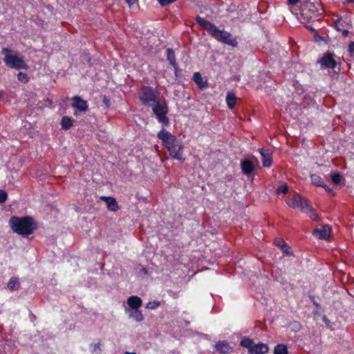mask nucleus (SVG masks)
<instances>
[{
  "mask_svg": "<svg viewBox=\"0 0 354 354\" xmlns=\"http://www.w3.org/2000/svg\"><path fill=\"white\" fill-rule=\"evenodd\" d=\"M1 53L4 55L3 60L8 67L16 70H27L28 68L24 57L19 56L17 51L4 47L2 48Z\"/></svg>",
  "mask_w": 354,
  "mask_h": 354,
  "instance_id": "7ed1b4c3",
  "label": "nucleus"
},
{
  "mask_svg": "<svg viewBox=\"0 0 354 354\" xmlns=\"http://www.w3.org/2000/svg\"><path fill=\"white\" fill-rule=\"evenodd\" d=\"M339 20L336 21L335 23V28L337 31H341V28H339V27L337 26V23H338Z\"/></svg>",
  "mask_w": 354,
  "mask_h": 354,
  "instance_id": "de8ad7c7",
  "label": "nucleus"
},
{
  "mask_svg": "<svg viewBox=\"0 0 354 354\" xmlns=\"http://www.w3.org/2000/svg\"><path fill=\"white\" fill-rule=\"evenodd\" d=\"M9 223L12 231L23 236H28L37 229V225L31 216H12Z\"/></svg>",
  "mask_w": 354,
  "mask_h": 354,
  "instance_id": "f03ea898",
  "label": "nucleus"
},
{
  "mask_svg": "<svg viewBox=\"0 0 354 354\" xmlns=\"http://www.w3.org/2000/svg\"><path fill=\"white\" fill-rule=\"evenodd\" d=\"M335 57L334 53L327 52L317 60V63L320 65L321 69H335L338 64L335 59Z\"/></svg>",
  "mask_w": 354,
  "mask_h": 354,
  "instance_id": "423d86ee",
  "label": "nucleus"
},
{
  "mask_svg": "<svg viewBox=\"0 0 354 354\" xmlns=\"http://www.w3.org/2000/svg\"><path fill=\"white\" fill-rule=\"evenodd\" d=\"M139 98L142 104L150 107L161 98V96L160 93L157 89L151 86H144L141 88Z\"/></svg>",
  "mask_w": 354,
  "mask_h": 354,
  "instance_id": "39448f33",
  "label": "nucleus"
},
{
  "mask_svg": "<svg viewBox=\"0 0 354 354\" xmlns=\"http://www.w3.org/2000/svg\"><path fill=\"white\" fill-rule=\"evenodd\" d=\"M330 232V227L327 225H322L320 228H316L314 230L313 234L319 239H326L329 236Z\"/></svg>",
  "mask_w": 354,
  "mask_h": 354,
  "instance_id": "4468645a",
  "label": "nucleus"
},
{
  "mask_svg": "<svg viewBox=\"0 0 354 354\" xmlns=\"http://www.w3.org/2000/svg\"><path fill=\"white\" fill-rule=\"evenodd\" d=\"M90 348H91V352L93 353H100V352L102 351V349H101V344L100 342H98L97 344H91Z\"/></svg>",
  "mask_w": 354,
  "mask_h": 354,
  "instance_id": "c756f323",
  "label": "nucleus"
},
{
  "mask_svg": "<svg viewBox=\"0 0 354 354\" xmlns=\"http://www.w3.org/2000/svg\"><path fill=\"white\" fill-rule=\"evenodd\" d=\"M300 0H288V3L295 6L299 2Z\"/></svg>",
  "mask_w": 354,
  "mask_h": 354,
  "instance_id": "79ce46f5",
  "label": "nucleus"
},
{
  "mask_svg": "<svg viewBox=\"0 0 354 354\" xmlns=\"http://www.w3.org/2000/svg\"><path fill=\"white\" fill-rule=\"evenodd\" d=\"M301 196L299 194H297L294 196L292 198H289L287 201V204L289 207L292 208H299V203L301 202Z\"/></svg>",
  "mask_w": 354,
  "mask_h": 354,
  "instance_id": "412c9836",
  "label": "nucleus"
},
{
  "mask_svg": "<svg viewBox=\"0 0 354 354\" xmlns=\"http://www.w3.org/2000/svg\"><path fill=\"white\" fill-rule=\"evenodd\" d=\"M310 179H311L312 183L314 185H317V186L325 187V183H324V180L319 175L315 174H311Z\"/></svg>",
  "mask_w": 354,
  "mask_h": 354,
  "instance_id": "a878e982",
  "label": "nucleus"
},
{
  "mask_svg": "<svg viewBox=\"0 0 354 354\" xmlns=\"http://www.w3.org/2000/svg\"><path fill=\"white\" fill-rule=\"evenodd\" d=\"M8 198L7 192L3 189H0V203H4Z\"/></svg>",
  "mask_w": 354,
  "mask_h": 354,
  "instance_id": "f704fd0d",
  "label": "nucleus"
},
{
  "mask_svg": "<svg viewBox=\"0 0 354 354\" xmlns=\"http://www.w3.org/2000/svg\"><path fill=\"white\" fill-rule=\"evenodd\" d=\"M173 67L174 68V75H175L176 77H179L180 70L178 68V64H176V66H173Z\"/></svg>",
  "mask_w": 354,
  "mask_h": 354,
  "instance_id": "ea45409f",
  "label": "nucleus"
},
{
  "mask_svg": "<svg viewBox=\"0 0 354 354\" xmlns=\"http://www.w3.org/2000/svg\"><path fill=\"white\" fill-rule=\"evenodd\" d=\"M157 137L162 140L164 147L167 148L177 140V138L165 129H162L157 134Z\"/></svg>",
  "mask_w": 354,
  "mask_h": 354,
  "instance_id": "9d476101",
  "label": "nucleus"
},
{
  "mask_svg": "<svg viewBox=\"0 0 354 354\" xmlns=\"http://www.w3.org/2000/svg\"><path fill=\"white\" fill-rule=\"evenodd\" d=\"M308 28L309 30H310L311 31H315V30L313 28H312V27H309V26H308Z\"/></svg>",
  "mask_w": 354,
  "mask_h": 354,
  "instance_id": "8fccbe9b",
  "label": "nucleus"
},
{
  "mask_svg": "<svg viewBox=\"0 0 354 354\" xmlns=\"http://www.w3.org/2000/svg\"><path fill=\"white\" fill-rule=\"evenodd\" d=\"M254 344V343L253 340L247 337H243L240 342L241 346L248 348L249 353H250V349L252 348Z\"/></svg>",
  "mask_w": 354,
  "mask_h": 354,
  "instance_id": "b1692460",
  "label": "nucleus"
},
{
  "mask_svg": "<svg viewBox=\"0 0 354 354\" xmlns=\"http://www.w3.org/2000/svg\"><path fill=\"white\" fill-rule=\"evenodd\" d=\"M236 102V97L232 92H228L226 96V102L230 109H232Z\"/></svg>",
  "mask_w": 354,
  "mask_h": 354,
  "instance_id": "5701e85b",
  "label": "nucleus"
},
{
  "mask_svg": "<svg viewBox=\"0 0 354 354\" xmlns=\"http://www.w3.org/2000/svg\"><path fill=\"white\" fill-rule=\"evenodd\" d=\"M150 108H151L158 122L161 123L164 126H168L169 124V120L167 116L169 112V108L165 99L162 97L160 98L157 102L151 105Z\"/></svg>",
  "mask_w": 354,
  "mask_h": 354,
  "instance_id": "20e7f679",
  "label": "nucleus"
},
{
  "mask_svg": "<svg viewBox=\"0 0 354 354\" xmlns=\"http://www.w3.org/2000/svg\"><path fill=\"white\" fill-rule=\"evenodd\" d=\"M196 21L218 41L232 47H236L238 46L236 39L232 37L230 32L225 30H219L216 25L200 16L196 17Z\"/></svg>",
  "mask_w": 354,
  "mask_h": 354,
  "instance_id": "f257e3e1",
  "label": "nucleus"
},
{
  "mask_svg": "<svg viewBox=\"0 0 354 354\" xmlns=\"http://www.w3.org/2000/svg\"><path fill=\"white\" fill-rule=\"evenodd\" d=\"M160 305V302L158 301H149L147 304L146 308L148 309H156Z\"/></svg>",
  "mask_w": 354,
  "mask_h": 354,
  "instance_id": "7c9ffc66",
  "label": "nucleus"
},
{
  "mask_svg": "<svg viewBox=\"0 0 354 354\" xmlns=\"http://www.w3.org/2000/svg\"><path fill=\"white\" fill-rule=\"evenodd\" d=\"M259 153L262 156V164L265 167H270L272 162V151L269 149H259Z\"/></svg>",
  "mask_w": 354,
  "mask_h": 354,
  "instance_id": "f8f14e48",
  "label": "nucleus"
},
{
  "mask_svg": "<svg viewBox=\"0 0 354 354\" xmlns=\"http://www.w3.org/2000/svg\"><path fill=\"white\" fill-rule=\"evenodd\" d=\"M125 313L128 315L130 319H133L137 322H140L144 319L143 314L139 308H125Z\"/></svg>",
  "mask_w": 354,
  "mask_h": 354,
  "instance_id": "ddd939ff",
  "label": "nucleus"
},
{
  "mask_svg": "<svg viewBox=\"0 0 354 354\" xmlns=\"http://www.w3.org/2000/svg\"><path fill=\"white\" fill-rule=\"evenodd\" d=\"M124 354H136L135 353L126 352Z\"/></svg>",
  "mask_w": 354,
  "mask_h": 354,
  "instance_id": "3c124183",
  "label": "nucleus"
},
{
  "mask_svg": "<svg viewBox=\"0 0 354 354\" xmlns=\"http://www.w3.org/2000/svg\"><path fill=\"white\" fill-rule=\"evenodd\" d=\"M348 51L351 57H354V41L351 42L348 46Z\"/></svg>",
  "mask_w": 354,
  "mask_h": 354,
  "instance_id": "58836bf2",
  "label": "nucleus"
},
{
  "mask_svg": "<svg viewBox=\"0 0 354 354\" xmlns=\"http://www.w3.org/2000/svg\"><path fill=\"white\" fill-rule=\"evenodd\" d=\"M81 60L84 63L86 62L90 66H92L91 58L87 53H84L81 55Z\"/></svg>",
  "mask_w": 354,
  "mask_h": 354,
  "instance_id": "2f4dec72",
  "label": "nucleus"
},
{
  "mask_svg": "<svg viewBox=\"0 0 354 354\" xmlns=\"http://www.w3.org/2000/svg\"><path fill=\"white\" fill-rule=\"evenodd\" d=\"M324 187L327 192H328V193L333 192V190L331 189H330L329 187H328L326 184H325V187Z\"/></svg>",
  "mask_w": 354,
  "mask_h": 354,
  "instance_id": "49530a36",
  "label": "nucleus"
},
{
  "mask_svg": "<svg viewBox=\"0 0 354 354\" xmlns=\"http://www.w3.org/2000/svg\"><path fill=\"white\" fill-rule=\"evenodd\" d=\"M126 3L129 5V7L132 6L133 4L138 2V0H125Z\"/></svg>",
  "mask_w": 354,
  "mask_h": 354,
  "instance_id": "a19ab883",
  "label": "nucleus"
},
{
  "mask_svg": "<svg viewBox=\"0 0 354 354\" xmlns=\"http://www.w3.org/2000/svg\"><path fill=\"white\" fill-rule=\"evenodd\" d=\"M167 59L172 66H176L175 53L172 48H169L167 49Z\"/></svg>",
  "mask_w": 354,
  "mask_h": 354,
  "instance_id": "393cba45",
  "label": "nucleus"
},
{
  "mask_svg": "<svg viewBox=\"0 0 354 354\" xmlns=\"http://www.w3.org/2000/svg\"><path fill=\"white\" fill-rule=\"evenodd\" d=\"M274 244L279 248H281L286 244V243L281 239H277L274 240Z\"/></svg>",
  "mask_w": 354,
  "mask_h": 354,
  "instance_id": "c9c22d12",
  "label": "nucleus"
},
{
  "mask_svg": "<svg viewBox=\"0 0 354 354\" xmlns=\"http://www.w3.org/2000/svg\"><path fill=\"white\" fill-rule=\"evenodd\" d=\"M17 79L19 81L23 83H27L29 80L28 76L26 73L19 72L17 75Z\"/></svg>",
  "mask_w": 354,
  "mask_h": 354,
  "instance_id": "c85d7f7f",
  "label": "nucleus"
},
{
  "mask_svg": "<svg viewBox=\"0 0 354 354\" xmlns=\"http://www.w3.org/2000/svg\"><path fill=\"white\" fill-rule=\"evenodd\" d=\"M101 199L106 202L107 208L112 212H116L119 209V205L115 198L111 196H102Z\"/></svg>",
  "mask_w": 354,
  "mask_h": 354,
  "instance_id": "2eb2a0df",
  "label": "nucleus"
},
{
  "mask_svg": "<svg viewBox=\"0 0 354 354\" xmlns=\"http://www.w3.org/2000/svg\"><path fill=\"white\" fill-rule=\"evenodd\" d=\"M313 305L317 308H320V305L314 299H312Z\"/></svg>",
  "mask_w": 354,
  "mask_h": 354,
  "instance_id": "c03bdc74",
  "label": "nucleus"
},
{
  "mask_svg": "<svg viewBox=\"0 0 354 354\" xmlns=\"http://www.w3.org/2000/svg\"><path fill=\"white\" fill-rule=\"evenodd\" d=\"M281 250L285 256H290L292 254L290 252V248L287 243L283 246Z\"/></svg>",
  "mask_w": 354,
  "mask_h": 354,
  "instance_id": "72a5a7b5",
  "label": "nucleus"
},
{
  "mask_svg": "<svg viewBox=\"0 0 354 354\" xmlns=\"http://www.w3.org/2000/svg\"><path fill=\"white\" fill-rule=\"evenodd\" d=\"M142 299L138 296H131L127 299L129 309L140 308L142 306Z\"/></svg>",
  "mask_w": 354,
  "mask_h": 354,
  "instance_id": "f3484780",
  "label": "nucleus"
},
{
  "mask_svg": "<svg viewBox=\"0 0 354 354\" xmlns=\"http://www.w3.org/2000/svg\"><path fill=\"white\" fill-rule=\"evenodd\" d=\"M103 102L107 107H110L111 105V100L106 95L103 96Z\"/></svg>",
  "mask_w": 354,
  "mask_h": 354,
  "instance_id": "4c0bfd02",
  "label": "nucleus"
},
{
  "mask_svg": "<svg viewBox=\"0 0 354 354\" xmlns=\"http://www.w3.org/2000/svg\"><path fill=\"white\" fill-rule=\"evenodd\" d=\"M348 34H349V31L348 30H344L342 31V35L344 37H347L348 35Z\"/></svg>",
  "mask_w": 354,
  "mask_h": 354,
  "instance_id": "a18cd8bd",
  "label": "nucleus"
},
{
  "mask_svg": "<svg viewBox=\"0 0 354 354\" xmlns=\"http://www.w3.org/2000/svg\"><path fill=\"white\" fill-rule=\"evenodd\" d=\"M347 2L349 3H354V0H347Z\"/></svg>",
  "mask_w": 354,
  "mask_h": 354,
  "instance_id": "09e8293b",
  "label": "nucleus"
},
{
  "mask_svg": "<svg viewBox=\"0 0 354 354\" xmlns=\"http://www.w3.org/2000/svg\"><path fill=\"white\" fill-rule=\"evenodd\" d=\"M167 149L172 158L180 160L182 162L185 161V158L183 157L184 146L180 140L177 139L174 144L167 147Z\"/></svg>",
  "mask_w": 354,
  "mask_h": 354,
  "instance_id": "0eeeda50",
  "label": "nucleus"
},
{
  "mask_svg": "<svg viewBox=\"0 0 354 354\" xmlns=\"http://www.w3.org/2000/svg\"><path fill=\"white\" fill-rule=\"evenodd\" d=\"M299 208H300L303 212L308 214L312 220L316 221L319 220V215L315 213V210L310 205L309 201L302 196L301 202L299 203Z\"/></svg>",
  "mask_w": 354,
  "mask_h": 354,
  "instance_id": "6e6552de",
  "label": "nucleus"
},
{
  "mask_svg": "<svg viewBox=\"0 0 354 354\" xmlns=\"http://www.w3.org/2000/svg\"><path fill=\"white\" fill-rule=\"evenodd\" d=\"M322 320L323 322L327 325L328 326L329 324H330V320L326 317V316H324L323 318H322Z\"/></svg>",
  "mask_w": 354,
  "mask_h": 354,
  "instance_id": "37998d69",
  "label": "nucleus"
},
{
  "mask_svg": "<svg viewBox=\"0 0 354 354\" xmlns=\"http://www.w3.org/2000/svg\"><path fill=\"white\" fill-rule=\"evenodd\" d=\"M342 179V176L338 172L332 174L331 175V180L335 185H338L341 182Z\"/></svg>",
  "mask_w": 354,
  "mask_h": 354,
  "instance_id": "cd10ccee",
  "label": "nucleus"
},
{
  "mask_svg": "<svg viewBox=\"0 0 354 354\" xmlns=\"http://www.w3.org/2000/svg\"><path fill=\"white\" fill-rule=\"evenodd\" d=\"M71 106L77 109L74 113L75 116L78 115V111L86 112L88 109L87 102L77 95L72 98Z\"/></svg>",
  "mask_w": 354,
  "mask_h": 354,
  "instance_id": "9b49d317",
  "label": "nucleus"
},
{
  "mask_svg": "<svg viewBox=\"0 0 354 354\" xmlns=\"http://www.w3.org/2000/svg\"><path fill=\"white\" fill-rule=\"evenodd\" d=\"M258 164L259 160L257 158L252 156L251 158L242 160L240 165L243 173L247 176H249L253 173L255 165Z\"/></svg>",
  "mask_w": 354,
  "mask_h": 354,
  "instance_id": "1a4fd4ad",
  "label": "nucleus"
},
{
  "mask_svg": "<svg viewBox=\"0 0 354 354\" xmlns=\"http://www.w3.org/2000/svg\"><path fill=\"white\" fill-rule=\"evenodd\" d=\"M215 347L216 348V351L221 354L228 353L232 350V348L230 347V344L226 341L218 342L216 344Z\"/></svg>",
  "mask_w": 354,
  "mask_h": 354,
  "instance_id": "a211bd4d",
  "label": "nucleus"
},
{
  "mask_svg": "<svg viewBox=\"0 0 354 354\" xmlns=\"http://www.w3.org/2000/svg\"><path fill=\"white\" fill-rule=\"evenodd\" d=\"M268 351L269 348L267 344L263 343L254 344L252 348L250 349V354H266Z\"/></svg>",
  "mask_w": 354,
  "mask_h": 354,
  "instance_id": "dca6fc26",
  "label": "nucleus"
},
{
  "mask_svg": "<svg viewBox=\"0 0 354 354\" xmlns=\"http://www.w3.org/2000/svg\"><path fill=\"white\" fill-rule=\"evenodd\" d=\"M19 286H20V283L19 281V279L16 277H11L8 283V288L11 291L17 290L19 288Z\"/></svg>",
  "mask_w": 354,
  "mask_h": 354,
  "instance_id": "4be33fe9",
  "label": "nucleus"
},
{
  "mask_svg": "<svg viewBox=\"0 0 354 354\" xmlns=\"http://www.w3.org/2000/svg\"><path fill=\"white\" fill-rule=\"evenodd\" d=\"M159 3L162 6H167L171 3H173L174 1H175L176 0H158Z\"/></svg>",
  "mask_w": 354,
  "mask_h": 354,
  "instance_id": "e433bc0d",
  "label": "nucleus"
},
{
  "mask_svg": "<svg viewBox=\"0 0 354 354\" xmlns=\"http://www.w3.org/2000/svg\"><path fill=\"white\" fill-rule=\"evenodd\" d=\"M74 122V120L68 116H63L61 120V127L62 129L68 130L70 129Z\"/></svg>",
  "mask_w": 354,
  "mask_h": 354,
  "instance_id": "6ab92c4d",
  "label": "nucleus"
},
{
  "mask_svg": "<svg viewBox=\"0 0 354 354\" xmlns=\"http://www.w3.org/2000/svg\"><path fill=\"white\" fill-rule=\"evenodd\" d=\"M193 80L201 89L205 88L207 86V82L203 80L202 76L199 72L194 73Z\"/></svg>",
  "mask_w": 354,
  "mask_h": 354,
  "instance_id": "aec40b11",
  "label": "nucleus"
},
{
  "mask_svg": "<svg viewBox=\"0 0 354 354\" xmlns=\"http://www.w3.org/2000/svg\"><path fill=\"white\" fill-rule=\"evenodd\" d=\"M274 354H288V347L285 344H277L274 348Z\"/></svg>",
  "mask_w": 354,
  "mask_h": 354,
  "instance_id": "bb28decb",
  "label": "nucleus"
},
{
  "mask_svg": "<svg viewBox=\"0 0 354 354\" xmlns=\"http://www.w3.org/2000/svg\"><path fill=\"white\" fill-rule=\"evenodd\" d=\"M288 192V186L286 184H284L277 189V193L279 194H286Z\"/></svg>",
  "mask_w": 354,
  "mask_h": 354,
  "instance_id": "473e14b6",
  "label": "nucleus"
}]
</instances>
